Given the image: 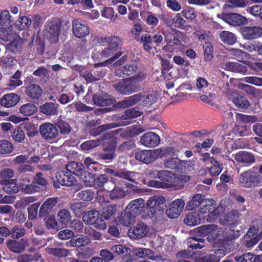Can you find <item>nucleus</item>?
Listing matches in <instances>:
<instances>
[{"label": "nucleus", "mask_w": 262, "mask_h": 262, "mask_svg": "<svg viewBox=\"0 0 262 262\" xmlns=\"http://www.w3.org/2000/svg\"><path fill=\"white\" fill-rule=\"evenodd\" d=\"M146 78V74L143 71L138 74L120 80L113 84L114 89L120 94L129 95L139 92L141 89L140 83Z\"/></svg>", "instance_id": "nucleus-1"}, {"label": "nucleus", "mask_w": 262, "mask_h": 262, "mask_svg": "<svg viewBox=\"0 0 262 262\" xmlns=\"http://www.w3.org/2000/svg\"><path fill=\"white\" fill-rule=\"evenodd\" d=\"M165 199L161 195H154L149 198L146 203V212L147 216L151 218L161 214L165 210Z\"/></svg>", "instance_id": "nucleus-2"}, {"label": "nucleus", "mask_w": 262, "mask_h": 262, "mask_svg": "<svg viewBox=\"0 0 262 262\" xmlns=\"http://www.w3.org/2000/svg\"><path fill=\"white\" fill-rule=\"evenodd\" d=\"M261 176L252 170L249 169L242 172L239 177L238 184L240 186L252 188L261 185Z\"/></svg>", "instance_id": "nucleus-3"}, {"label": "nucleus", "mask_w": 262, "mask_h": 262, "mask_svg": "<svg viewBox=\"0 0 262 262\" xmlns=\"http://www.w3.org/2000/svg\"><path fill=\"white\" fill-rule=\"evenodd\" d=\"M157 99V97L154 95L148 94L145 96L142 93H139L127 97L125 100L121 101L120 104L122 107H128L135 105L141 101L144 105L149 106L155 103Z\"/></svg>", "instance_id": "nucleus-4"}, {"label": "nucleus", "mask_w": 262, "mask_h": 262, "mask_svg": "<svg viewBox=\"0 0 262 262\" xmlns=\"http://www.w3.org/2000/svg\"><path fill=\"white\" fill-rule=\"evenodd\" d=\"M61 21L60 18L54 17L47 21L45 26V35L51 43H55L59 40Z\"/></svg>", "instance_id": "nucleus-5"}, {"label": "nucleus", "mask_w": 262, "mask_h": 262, "mask_svg": "<svg viewBox=\"0 0 262 262\" xmlns=\"http://www.w3.org/2000/svg\"><path fill=\"white\" fill-rule=\"evenodd\" d=\"M99 212L96 210H91L85 213L83 215V221L86 224L93 225L99 229H105L106 227L105 222L99 216Z\"/></svg>", "instance_id": "nucleus-6"}, {"label": "nucleus", "mask_w": 262, "mask_h": 262, "mask_svg": "<svg viewBox=\"0 0 262 262\" xmlns=\"http://www.w3.org/2000/svg\"><path fill=\"white\" fill-rule=\"evenodd\" d=\"M57 183L54 182L53 185L55 188H58L60 185L65 186H72L75 185L77 181L75 177L67 170H61L56 174Z\"/></svg>", "instance_id": "nucleus-7"}, {"label": "nucleus", "mask_w": 262, "mask_h": 262, "mask_svg": "<svg viewBox=\"0 0 262 262\" xmlns=\"http://www.w3.org/2000/svg\"><path fill=\"white\" fill-rule=\"evenodd\" d=\"M259 228L256 226L251 227L242 239L243 245L247 248H251L257 244L261 236L258 234Z\"/></svg>", "instance_id": "nucleus-8"}, {"label": "nucleus", "mask_w": 262, "mask_h": 262, "mask_svg": "<svg viewBox=\"0 0 262 262\" xmlns=\"http://www.w3.org/2000/svg\"><path fill=\"white\" fill-rule=\"evenodd\" d=\"M233 155L235 161L241 167H248L256 162L255 155L250 151L240 150Z\"/></svg>", "instance_id": "nucleus-9"}, {"label": "nucleus", "mask_w": 262, "mask_h": 262, "mask_svg": "<svg viewBox=\"0 0 262 262\" xmlns=\"http://www.w3.org/2000/svg\"><path fill=\"white\" fill-rule=\"evenodd\" d=\"M143 71L147 75L145 70L140 68L137 64L131 63L126 64L115 70L114 73L116 76L119 77H124L134 75L133 74H138L140 71Z\"/></svg>", "instance_id": "nucleus-10"}, {"label": "nucleus", "mask_w": 262, "mask_h": 262, "mask_svg": "<svg viewBox=\"0 0 262 262\" xmlns=\"http://www.w3.org/2000/svg\"><path fill=\"white\" fill-rule=\"evenodd\" d=\"M72 31L74 36L78 38H82L90 33L88 24L79 18H75L73 20Z\"/></svg>", "instance_id": "nucleus-11"}, {"label": "nucleus", "mask_w": 262, "mask_h": 262, "mask_svg": "<svg viewBox=\"0 0 262 262\" xmlns=\"http://www.w3.org/2000/svg\"><path fill=\"white\" fill-rule=\"evenodd\" d=\"M160 149L155 150H142L138 151L135 155L137 160L145 164H149L155 161L159 156Z\"/></svg>", "instance_id": "nucleus-12"}, {"label": "nucleus", "mask_w": 262, "mask_h": 262, "mask_svg": "<svg viewBox=\"0 0 262 262\" xmlns=\"http://www.w3.org/2000/svg\"><path fill=\"white\" fill-rule=\"evenodd\" d=\"M39 132L41 137L47 141L55 139L59 134L56 125L51 123H44L40 125Z\"/></svg>", "instance_id": "nucleus-13"}, {"label": "nucleus", "mask_w": 262, "mask_h": 262, "mask_svg": "<svg viewBox=\"0 0 262 262\" xmlns=\"http://www.w3.org/2000/svg\"><path fill=\"white\" fill-rule=\"evenodd\" d=\"M59 200L57 197L47 199L40 207L39 210V216L41 217H47L49 214L54 212L57 208Z\"/></svg>", "instance_id": "nucleus-14"}, {"label": "nucleus", "mask_w": 262, "mask_h": 262, "mask_svg": "<svg viewBox=\"0 0 262 262\" xmlns=\"http://www.w3.org/2000/svg\"><path fill=\"white\" fill-rule=\"evenodd\" d=\"M149 232L148 227L144 223H138L131 227L127 232L128 236L132 239H141L146 237Z\"/></svg>", "instance_id": "nucleus-15"}, {"label": "nucleus", "mask_w": 262, "mask_h": 262, "mask_svg": "<svg viewBox=\"0 0 262 262\" xmlns=\"http://www.w3.org/2000/svg\"><path fill=\"white\" fill-rule=\"evenodd\" d=\"M16 239H9L6 241V244L8 249L16 253L23 252L26 247L29 246V242L27 238H23L19 241Z\"/></svg>", "instance_id": "nucleus-16"}, {"label": "nucleus", "mask_w": 262, "mask_h": 262, "mask_svg": "<svg viewBox=\"0 0 262 262\" xmlns=\"http://www.w3.org/2000/svg\"><path fill=\"white\" fill-rule=\"evenodd\" d=\"M92 100L94 104L98 106H110L116 102L115 98L106 93L94 94Z\"/></svg>", "instance_id": "nucleus-17"}, {"label": "nucleus", "mask_w": 262, "mask_h": 262, "mask_svg": "<svg viewBox=\"0 0 262 262\" xmlns=\"http://www.w3.org/2000/svg\"><path fill=\"white\" fill-rule=\"evenodd\" d=\"M185 205L184 201L182 199H176L169 204L166 210L167 216L171 219L177 218L182 212Z\"/></svg>", "instance_id": "nucleus-18"}, {"label": "nucleus", "mask_w": 262, "mask_h": 262, "mask_svg": "<svg viewBox=\"0 0 262 262\" xmlns=\"http://www.w3.org/2000/svg\"><path fill=\"white\" fill-rule=\"evenodd\" d=\"M32 81V77H28V79L24 81L26 94L32 99H38L42 94V89L38 85L34 83H30Z\"/></svg>", "instance_id": "nucleus-19"}, {"label": "nucleus", "mask_w": 262, "mask_h": 262, "mask_svg": "<svg viewBox=\"0 0 262 262\" xmlns=\"http://www.w3.org/2000/svg\"><path fill=\"white\" fill-rule=\"evenodd\" d=\"M142 112L137 107H133L125 110L121 115L120 121L118 123L119 126H126L132 123L130 119L142 115Z\"/></svg>", "instance_id": "nucleus-20"}, {"label": "nucleus", "mask_w": 262, "mask_h": 262, "mask_svg": "<svg viewBox=\"0 0 262 262\" xmlns=\"http://www.w3.org/2000/svg\"><path fill=\"white\" fill-rule=\"evenodd\" d=\"M140 141L146 147H155L160 144L161 140L157 134L153 132H148L141 136Z\"/></svg>", "instance_id": "nucleus-21"}, {"label": "nucleus", "mask_w": 262, "mask_h": 262, "mask_svg": "<svg viewBox=\"0 0 262 262\" xmlns=\"http://www.w3.org/2000/svg\"><path fill=\"white\" fill-rule=\"evenodd\" d=\"M145 207L144 200L139 198L132 201L126 209L136 217L141 214L143 212H146Z\"/></svg>", "instance_id": "nucleus-22"}, {"label": "nucleus", "mask_w": 262, "mask_h": 262, "mask_svg": "<svg viewBox=\"0 0 262 262\" xmlns=\"http://www.w3.org/2000/svg\"><path fill=\"white\" fill-rule=\"evenodd\" d=\"M117 144V139H113L103 148V152L100 155V158L104 160H113L115 157V151Z\"/></svg>", "instance_id": "nucleus-23"}, {"label": "nucleus", "mask_w": 262, "mask_h": 262, "mask_svg": "<svg viewBox=\"0 0 262 262\" xmlns=\"http://www.w3.org/2000/svg\"><path fill=\"white\" fill-rule=\"evenodd\" d=\"M156 178L161 180L163 188L172 187L173 181L174 179V173L172 172L166 170H160L158 172Z\"/></svg>", "instance_id": "nucleus-24"}, {"label": "nucleus", "mask_w": 262, "mask_h": 262, "mask_svg": "<svg viewBox=\"0 0 262 262\" xmlns=\"http://www.w3.org/2000/svg\"><path fill=\"white\" fill-rule=\"evenodd\" d=\"M239 215L237 210L230 211L220 218V223L223 226L229 225L231 227H234L237 225Z\"/></svg>", "instance_id": "nucleus-25"}, {"label": "nucleus", "mask_w": 262, "mask_h": 262, "mask_svg": "<svg viewBox=\"0 0 262 262\" xmlns=\"http://www.w3.org/2000/svg\"><path fill=\"white\" fill-rule=\"evenodd\" d=\"M241 33L245 39H254L262 36V28L260 27H245L242 29Z\"/></svg>", "instance_id": "nucleus-26"}, {"label": "nucleus", "mask_w": 262, "mask_h": 262, "mask_svg": "<svg viewBox=\"0 0 262 262\" xmlns=\"http://www.w3.org/2000/svg\"><path fill=\"white\" fill-rule=\"evenodd\" d=\"M19 96L14 93L5 94L0 99V104L2 106L9 108L15 106L19 101Z\"/></svg>", "instance_id": "nucleus-27"}, {"label": "nucleus", "mask_w": 262, "mask_h": 262, "mask_svg": "<svg viewBox=\"0 0 262 262\" xmlns=\"http://www.w3.org/2000/svg\"><path fill=\"white\" fill-rule=\"evenodd\" d=\"M59 106L56 102H46L40 106L39 111L48 116H56L58 114Z\"/></svg>", "instance_id": "nucleus-28"}, {"label": "nucleus", "mask_w": 262, "mask_h": 262, "mask_svg": "<svg viewBox=\"0 0 262 262\" xmlns=\"http://www.w3.org/2000/svg\"><path fill=\"white\" fill-rule=\"evenodd\" d=\"M245 0H233L227 2L224 6L223 16H230L233 14L232 9L235 7H244L246 6Z\"/></svg>", "instance_id": "nucleus-29"}, {"label": "nucleus", "mask_w": 262, "mask_h": 262, "mask_svg": "<svg viewBox=\"0 0 262 262\" xmlns=\"http://www.w3.org/2000/svg\"><path fill=\"white\" fill-rule=\"evenodd\" d=\"M66 169L72 175L74 174L78 177H82L85 171L84 165L82 163L75 161L70 162L66 165Z\"/></svg>", "instance_id": "nucleus-30"}, {"label": "nucleus", "mask_w": 262, "mask_h": 262, "mask_svg": "<svg viewBox=\"0 0 262 262\" xmlns=\"http://www.w3.org/2000/svg\"><path fill=\"white\" fill-rule=\"evenodd\" d=\"M205 204H206V200L202 198L201 194H196L187 203L186 208L189 210H193L198 208L199 211L201 212V207L204 206Z\"/></svg>", "instance_id": "nucleus-31"}, {"label": "nucleus", "mask_w": 262, "mask_h": 262, "mask_svg": "<svg viewBox=\"0 0 262 262\" xmlns=\"http://www.w3.org/2000/svg\"><path fill=\"white\" fill-rule=\"evenodd\" d=\"M117 211V206L116 204H110L103 207L100 212L101 217L104 221L113 219L115 217Z\"/></svg>", "instance_id": "nucleus-32"}, {"label": "nucleus", "mask_w": 262, "mask_h": 262, "mask_svg": "<svg viewBox=\"0 0 262 262\" xmlns=\"http://www.w3.org/2000/svg\"><path fill=\"white\" fill-rule=\"evenodd\" d=\"M23 40L21 38L17 37L14 40L9 42L6 46L7 51L14 54H19L22 48Z\"/></svg>", "instance_id": "nucleus-33"}, {"label": "nucleus", "mask_w": 262, "mask_h": 262, "mask_svg": "<svg viewBox=\"0 0 262 262\" xmlns=\"http://www.w3.org/2000/svg\"><path fill=\"white\" fill-rule=\"evenodd\" d=\"M166 168L172 170H182L184 166V161L177 157L166 159L164 163Z\"/></svg>", "instance_id": "nucleus-34"}, {"label": "nucleus", "mask_w": 262, "mask_h": 262, "mask_svg": "<svg viewBox=\"0 0 262 262\" xmlns=\"http://www.w3.org/2000/svg\"><path fill=\"white\" fill-rule=\"evenodd\" d=\"M206 204L201 207V213H208L209 215L214 216L216 213V202L212 199H205Z\"/></svg>", "instance_id": "nucleus-35"}, {"label": "nucleus", "mask_w": 262, "mask_h": 262, "mask_svg": "<svg viewBox=\"0 0 262 262\" xmlns=\"http://www.w3.org/2000/svg\"><path fill=\"white\" fill-rule=\"evenodd\" d=\"M119 178L129 181L136 184H140V173L134 171H121L120 173L118 174Z\"/></svg>", "instance_id": "nucleus-36"}, {"label": "nucleus", "mask_w": 262, "mask_h": 262, "mask_svg": "<svg viewBox=\"0 0 262 262\" xmlns=\"http://www.w3.org/2000/svg\"><path fill=\"white\" fill-rule=\"evenodd\" d=\"M119 126L117 123H111L99 125L97 127L92 128L90 130V134L94 137L100 135L104 131L114 128Z\"/></svg>", "instance_id": "nucleus-37"}, {"label": "nucleus", "mask_w": 262, "mask_h": 262, "mask_svg": "<svg viewBox=\"0 0 262 262\" xmlns=\"http://www.w3.org/2000/svg\"><path fill=\"white\" fill-rule=\"evenodd\" d=\"M189 180L190 177L188 175L174 174L172 188H174L175 189H181L184 187V184Z\"/></svg>", "instance_id": "nucleus-38"}, {"label": "nucleus", "mask_w": 262, "mask_h": 262, "mask_svg": "<svg viewBox=\"0 0 262 262\" xmlns=\"http://www.w3.org/2000/svg\"><path fill=\"white\" fill-rule=\"evenodd\" d=\"M201 218L198 213L191 212L188 213L184 219V223L189 226H194L201 223Z\"/></svg>", "instance_id": "nucleus-39"}, {"label": "nucleus", "mask_w": 262, "mask_h": 262, "mask_svg": "<svg viewBox=\"0 0 262 262\" xmlns=\"http://www.w3.org/2000/svg\"><path fill=\"white\" fill-rule=\"evenodd\" d=\"M2 185H4V190L9 194H15L19 191V188L17 183L16 179L8 180L5 183H1Z\"/></svg>", "instance_id": "nucleus-40"}, {"label": "nucleus", "mask_w": 262, "mask_h": 262, "mask_svg": "<svg viewBox=\"0 0 262 262\" xmlns=\"http://www.w3.org/2000/svg\"><path fill=\"white\" fill-rule=\"evenodd\" d=\"M48 253L54 257L58 258H65L68 256L69 251L65 248L60 247L49 248L48 247Z\"/></svg>", "instance_id": "nucleus-41"}, {"label": "nucleus", "mask_w": 262, "mask_h": 262, "mask_svg": "<svg viewBox=\"0 0 262 262\" xmlns=\"http://www.w3.org/2000/svg\"><path fill=\"white\" fill-rule=\"evenodd\" d=\"M135 218L136 216L126 209L124 214L119 219V222L121 225L127 227L135 222Z\"/></svg>", "instance_id": "nucleus-42"}, {"label": "nucleus", "mask_w": 262, "mask_h": 262, "mask_svg": "<svg viewBox=\"0 0 262 262\" xmlns=\"http://www.w3.org/2000/svg\"><path fill=\"white\" fill-rule=\"evenodd\" d=\"M233 103L239 110H246L249 108L250 103L246 98L237 95L233 98Z\"/></svg>", "instance_id": "nucleus-43"}, {"label": "nucleus", "mask_w": 262, "mask_h": 262, "mask_svg": "<svg viewBox=\"0 0 262 262\" xmlns=\"http://www.w3.org/2000/svg\"><path fill=\"white\" fill-rule=\"evenodd\" d=\"M107 135L103 134L102 137V139L99 140H88L83 143H82L80 147L81 149L85 150H89L90 149H93L95 147L99 146L102 140H104L107 139Z\"/></svg>", "instance_id": "nucleus-44"}, {"label": "nucleus", "mask_w": 262, "mask_h": 262, "mask_svg": "<svg viewBox=\"0 0 262 262\" xmlns=\"http://www.w3.org/2000/svg\"><path fill=\"white\" fill-rule=\"evenodd\" d=\"M37 110L35 104L28 103L21 106L19 112L25 116H30L35 114Z\"/></svg>", "instance_id": "nucleus-45"}, {"label": "nucleus", "mask_w": 262, "mask_h": 262, "mask_svg": "<svg viewBox=\"0 0 262 262\" xmlns=\"http://www.w3.org/2000/svg\"><path fill=\"white\" fill-rule=\"evenodd\" d=\"M230 25L241 26L248 24L247 17H221Z\"/></svg>", "instance_id": "nucleus-46"}, {"label": "nucleus", "mask_w": 262, "mask_h": 262, "mask_svg": "<svg viewBox=\"0 0 262 262\" xmlns=\"http://www.w3.org/2000/svg\"><path fill=\"white\" fill-rule=\"evenodd\" d=\"M69 242L71 247H80L89 244L91 241L86 236L81 235L80 236H75L72 238Z\"/></svg>", "instance_id": "nucleus-47"}, {"label": "nucleus", "mask_w": 262, "mask_h": 262, "mask_svg": "<svg viewBox=\"0 0 262 262\" xmlns=\"http://www.w3.org/2000/svg\"><path fill=\"white\" fill-rule=\"evenodd\" d=\"M14 150L13 144L5 139L0 140V155H8Z\"/></svg>", "instance_id": "nucleus-48"}, {"label": "nucleus", "mask_w": 262, "mask_h": 262, "mask_svg": "<svg viewBox=\"0 0 262 262\" xmlns=\"http://www.w3.org/2000/svg\"><path fill=\"white\" fill-rule=\"evenodd\" d=\"M56 128L59 130L58 132L62 135H68L71 132V127L69 123L62 119H58L55 123Z\"/></svg>", "instance_id": "nucleus-49"}, {"label": "nucleus", "mask_w": 262, "mask_h": 262, "mask_svg": "<svg viewBox=\"0 0 262 262\" xmlns=\"http://www.w3.org/2000/svg\"><path fill=\"white\" fill-rule=\"evenodd\" d=\"M221 40L225 43L232 45L236 41L235 35L229 31H223L220 34Z\"/></svg>", "instance_id": "nucleus-50"}, {"label": "nucleus", "mask_w": 262, "mask_h": 262, "mask_svg": "<svg viewBox=\"0 0 262 262\" xmlns=\"http://www.w3.org/2000/svg\"><path fill=\"white\" fill-rule=\"evenodd\" d=\"M11 136L15 142L19 143L24 142L25 139V133L19 127L12 128L11 130Z\"/></svg>", "instance_id": "nucleus-51"}, {"label": "nucleus", "mask_w": 262, "mask_h": 262, "mask_svg": "<svg viewBox=\"0 0 262 262\" xmlns=\"http://www.w3.org/2000/svg\"><path fill=\"white\" fill-rule=\"evenodd\" d=\"M71 217L70 212L66 209L60 210L57 214L59 223L62 226H67Z\"/></svg>", "instance_id": "nucleus-52"}, {"label": "nucleus", "mask_w": 262, "mask_h": 262, "mask_svg": "<svg viewBox=\"0 0 262 262\" xmlns=\"http://www.w3.org/2000/svg\"><path fill=\"white\" fill-rule=\"evenodd\" d=\"M86 206V203L84 202H76L71 204L70 209L75 215L79 216L84 212Z\"/></svg>", "instance_id": "nucleus-53"}, {"label": "nucleus", "mask_w": 262, "mask_h": 262, "mask_svg": "<svg viewBox=\"0 0 262 262\" xmlns=\"http://www.w3.org/2000/svg\"><path fill=\"white\" fill-rule=\"evenodd\" d=\"M41 257V255L38 253H27L18 255L17 257L18 262H30L37 261Z\"/></svg>", "instance_id": "nucleus-54"}, {"label": "nucleus", "mask_w": 262, "mask_h": 262, "mask_svg": "<svg viewBox=\"0 0 262 262\" xmlns=\"http://www.w3.org/2000/svg\"><path fill=\"white\" fill-rule=\"evenodd\" d=\"M139 41L142 45L143 49L146 51H150L154 47L150 34L148 33L143 34L140 38Z\"/></svg>", "instance_id": "nucleus-55"}, {"label": "nucleus", "mask_w": 262, "mask_h": 262, "mask_svg": "<svg viewBox=\"0 0 262 262\" xmlns=\"http://www.w3.org/2000/svg\"><path fill=\"white\" fill-rule=\"evenodd\" d=\"M217 227V226L215 225H202L195 228V230L201 236H206L209 233L215 231Z\"/></svg>", "instance_id": "nucleus-56"}, {"label": "nucleus", "mask_w": 262, "mask_h": 262, "mask_svg": "<svg viewBox=\"0 0 262 262\" xmlns=\"http://www.w3.org/2000/svg\"><path fill=\"white\" fill-rule=\"evenodd\" d=\"M20 190L22 192L27 194H33L40 190V187L34 184L31 183L20 184Z\"/></svg>", "instance_id": "nucleus-57"}, {"label": "nucleus", "mask_w": 262, "mask_h": 262, "mask_svg": "<svg viewBox=\"0 0 262 262\" xmlns=\"http://www.w3.org/2000/svg\"><path fill=\"white\" fill-rule=\"evenodd\" d=\"M16 62L15 58L11 56L7 55L3 56L1 58L0 65L3 69L7 70L11 68L15 65Z\"/></svg>", "instance_id": "nucleus-58"}, {"label": "nucleus", "mask_w": 262, "mask_h": 262, "mask_svg": "<svg viewBox=\"0 0 262 262\" xmlns=\"http://www.w3.org/2000/svg\"><path fill=\"white\" fill-rule=\"evenodd\" d=\"M161 66L162 67L161 74L165 80H169L172 78V75L168 73V71L171 68L169 61L162 58L161 60Z\"/></svg>", "instance_id": "nucleus-59"}, {"label": "nucleus", "mask_w": 262, "mask_h": 262, "mask_svg": "<svg viewBox=\"0 0 262 262\" xmlns=\"http://www.w3.org/2000/svg\"><path fill=\"white\" fill-rule=\"evenodd\" d=\"M21 76V72L17 70L15 73L10 77L8 85L10 86L16 88L20 86L23 84L22 81L20 80Z\"/></svg>", "instance_id": "nucleus-60"}, {"label": "nucleus", "mask_w": 262, "mask_h": 262, "mask_svg": "<svg viewBox=\"0 0 262 262\" xmlns=\"http://www.w3.org/2000/svg\"><path fill=\"white\" fill-rule=\"evenodd\" d=\"M83 163L88 169L91 171H98L101 167V165L98 162L95 161L90 157L85 158Z\"/></svg>", "instance_id": "nucleus-61"}, {"label": "nucleus", "mask_w": 262, "mask_h": 262, "mask_svg": "<svg viewBox=\"0 0 262 262\" xmlns=\"http://www.w3.org/2000/svg\"><path fill=\"white\" fill-rule=\"evenodd\" d=\"M31 24L32 20L30 17H18L15 26L19 30H23L29 28Z\"/></svg>", "instance_id": "nucleus-62"}, {"label": "nucleus", "mask_w": 262, "mask_h": 262, "mask_svg": "<svg viewBox=\"0 0 262 262\" xmlns=\"http://www.w3.org/2000/svg\"><path fill=\"white\" fill-rule=\"evenodd\" d=\"M125 195L124 190L118 186H115L110 193V198L112 200L122 199Z\"/></svg>", "instance_id": "nucleus-63"}, {"label": "nucleus", "mask_w": 262, "mask_h": 262, "mask_svg": "<svg viewBox=\"0 0 262 262\" xmlns=\"http://www.w3.org/2000/svg\"><path fill=\"white\" fill-rule=\"evenodd\" d=\"M94 192L91 189H86L81 190L77 194V196L80 200L83 201H90L94 197Z\"/></svg>", "instance_id": "nucleus-64"}]
</instances>
